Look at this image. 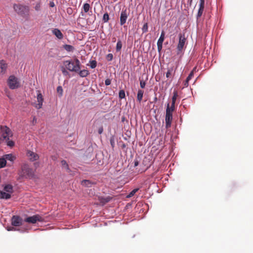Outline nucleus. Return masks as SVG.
<instances>
[{
	"instance_id": "nucleus-1",
	"label": "nucleus",
	"mask_w": 253,
	"mask_h": 253,
	"mask_svg": "<svg viewBox=\"0 0 253 253\" xmlns=\"http://www.w3.org/2000/svg\"><path fill=\"white\" fill-rule=\"evenodd\" d=\"M63 64L66 69L71 72H78L81 69V62L77 58L70 60L64 61Z\"/></svg>"
},
{
	"instance_id": "nucleus-2",
	"label": "nucleus",
	"mask_w": 253,
	"mask_h": 253,
	"mask_svg": "<svg viewBox=\"0 0 253 253\" xmlns=\"http://www.w3.org/2000/svg\"><path fill=\"white\" fill-rule=\"evenodd\" d=\"M13 8L18 14L24 17L29 15V7L28 6L20 4H14Z\"/></svg>"
},
{
	"instance_id": "nucleus-3",
	"label": "nucleus",
	"mask_w": 253,
	"mask_h": 253,
	"mask_svg": "<svg viewBox=\"0 0 253 253\" xmlns=\"http://www.w3.org/2000/svg\"><path fill=\"white\" fill-rule=\"evenodd\" d=\"M20 176L26 177H33L34 175L33 170L30 168L27 165L22 166Z\"/></svg>"
},
{
	"instance_id": "nucleus-4",
	"label": "nucleus",
	"mask_w": 253,
	"mask_h": 253,
	"mask_svg": "<svg viewBox=\"0 0 253 253\" xmlns=\"http://www.w3.org/2000/svg\"><path fill=\"white\" fill-rule=\"evenodd\" d=\"M7 83L9 88L12 89L17 88L20 85L18 79L14 76H10L8 78Z\"/></svg>"
},
{
	"instance_id": "nucleus-5",
	"label": "nucleus",
	"mask_w": 253,
	"mask_h": 253,
	"mask_svg": "<svg viewBox=\"0 0 253 253\" xmlns=\"http://www.w3.org/2000/svg\"><path fill=\"white\" fill-rule=\"evenodd\" d=\"M186 42V39L185 35L184 34L182 35L181 34H180L179 35V41L177 46V54H179L182 51Z\"/></svg>"
},
{
	"instance_id": "nucleus-6",
	"label": "nucleus",
	"mask_w": 253,
	"mask_h": 253,
	"mask_svg": "<svg viewBox=\"0 0 253 253\" xmlns=\"http://www.w3.org/2000/svg\"><path fill=\"white\" fill-rule=\"evenodd\" d=\"M43 220V217L39 214H36L32 216H29L25 219V222L32 224L36 223L37 221L42 222Z\"/></svg>"
},
{
	"instance_id": "nucleus-7",
	"label": "nucleus",
	"mask_w": 253,
	"mask_h": 253,
	"mask_svg": "<svg viewBox=\"0 0 253 253\" xmlns=\"http://www.w3.org/2000/svg\"><path fill=\"white\" fill-rule=\"evenodd\" d=\"M0 133L4 139L8 138L11 132L9 128L6 126H0ZM9 139V138H8Z\"/></svg>"
},
{
	"instance_id": "nucleus-8",
	"label": "nucleus",
	"mask_w": 253,
	"mask_h": 253,
	"mask_svg": "<svg viewBox=\"0 0 253 253\" xmlns=\"http://www.w3.org/2000/svg\"><path fill=\"white\" fill-rule=\"evenodd\" d=\"M26 156L29 160L31 162L37 161L39 159V155L31 150H27Z\"/></svg>"
},
{
	"instance_id": "nucleus-9",
	"label": "nucleus",
	"mask_w": 253,
	"mask_h": 253,
	"mask_svg": "<svg viewBox=\"0 0 253 253\" xmlns=\"http://www.w3.org/2000/svg\"><path fill=\"white\" fill-rule=\"evenodd\" d=\"M12 225L14 226H19L22 225V219L18 216L14 215L11 219Z\"/></svg>"
},
{
	"instance_id": "nucleus-10",
	"label": "nucleus",
	"mask_w": 253,
	"mask_h": 253,
	"mask_svg": "<svg viewBox=\"0 0 253 253\" xmlns=\"http://www.w3.org/2000/svg\"><path fill=\"white\" fill-rule=\"evenodd\" d=\"M199 8L197 15V19L199 18L202 15L205 7V0H200Z\"/></svg>"
},
{
	"instance_id": "nucleus-11",
	"label": "nucleus",
	"mask_w": 253,
	"mask_h": 253,
	"mask_svg": "<svg viewBox=\"0 0 253 253\" xmlns=\"http://www.w3.org/2000/svg\"><path fill=\"white\" fill-rule=\"evenodd\" d=\"M37 101L38 103L36 104L35 107L37 109H39L42 107V103L43 101L42 95L40 92H39L37 95Z\"/></svg>"
},
{
	"instance_id": "nucleus-12",
	"label": "nucleus",
	"mask_w": 253,
	"mask_h": 253,
	"mask_svg": "<svg viewBox=\"0 0 253 253\" xmlns=\"http://www.w3.org/2000/svg\"><path fill=\"white\" fill-rule=\"evenodd\" d=\"M127 18V14L126 12V10L125 9L124 10H122L120 16V24L121 25H124L126 21Z\"/></svg>"
},
{
	"instance_id": "nucleus-13",
	"label": "nucleus",
	"mask_w": 253,
	"mask_h": 253,
	"mask_svg": "<svg viewBox=\"0 0 253 253\" xmlns=\"http://www.w3.org/2000/svg\"><path fill=\"white\" fill-rule=\"evenodd\" d=\"M7 65L5 61L3 60L0 61V75L4 74L7 70Z\"/></svg>"
},
{
	"instance_id": "nucleus-14",
	"label": "nucleus",
	"mask_w": 253,
	"mask_h": 253,
	"mask_svg": "<svg viewBox=\"0 0 253 253\" xmlns=\"http://www.w3.org/2000/svg\"><path fill=\"white\" fill-rule=\"evenodd\" d=\"M52 33L54 35H55L58 39L60 40H61L63 38V34L58 29H53L52 30Z\"/></svg>"
},
{
	"instance_id": "nucleus-15",
	"label": "nucleus",
	"mask_w": 253,
	"mask_h": 253,
	"mask_svg": "<svg viewBox=\"0 0 253 253\" xmlns=\"http://www.w3.org/2000/svg\"><path fill=\"white\" fill-rule=\"evenodd\" d=\"M112 198L110 196H107L106 197H98V200L99 201L100 203L102 205H104L105 204L107 203Z\"/></svg>"
},
{
	"instance_id": "nucleus-16",
	"label": "nucleus",
	"mask_w": 253,
	"mask_h": 253,
	"mask_svg": "<svg viewBox=\"0 0 253 253\" xmlns=\"http://www.w3.org/2000/svg\"><path fill=\"white\" fill-rule=\"evenodd\" d=\"M11 196L9 193H7L5 191L0 190V199H9L11 198Z\"/></svg>"
},
{
	"instance_id": "nucleus-17",
	"label": "nucleus",
	"mask_w": 253,
	"mask_h": 253,
	"mask_svg": "<svg viewBox=\"0 0 253 253\" xmlns=\"http://www.w3.org/2000/svg\"><path fill=\"white\" fill-rule=\"evenodd\" d=\"M3 190L11 195L13 192V186L11 184H6L4 186Z\"/></svg>"
},
{
	"instance_id": "nucleus-18",
	"label": "nucleus",
	"mask_w": 253,
	"mask_h": 253,
	"mask_svg": "<svg viewBox=\"0 0 253 253\" xmlns=\"http://www.w3.org/2000/svg\"><path fill=\"white\" fill-rule=\"evenodd\" d=\"M3 157L4 158L5 161H9L13 163V161L16 159V157L15 156L13 155L12 154H8L3 155Z\"/></svg>"
},
{
	"instance_id": "nucleus-19",
	"label": "nucleus",
	"mask_w": 253,
	"mask_h": 253,
	"mask_svg": "<svg viewBox=\"0 0 253 253\" xmlns=\"http://www.w3.org/2000/svg\"><path fill=\"white\" fill-rule=\"evenodd\" d=\"M172 117H165L166 127L169 128L171 126Z\"/></svg>"
},
{
	"instance_id": "nucleus-20",
	"label": "nucleus",
	"mask_w": 253,
	"mask_h": 253,
	"mask_svg": "<svg viewBox=\"0 0 253 253\" xmlns=\"http://www.w3.org/2000/svg\"><path fill=\"white\" fill-rule=\"evenodd\" d=\"M77 73L79 74V76L82 78L86 77L89 74V71L85 69L83 70H80Z\"/></svg>"
},
{
	"instance_id": "nucleus-21",
	"label": "nucleus",
	"mask_w": 253,
	"mask_h": 253,
	"mask_svg": "<svg viewBox=\"0 0 253 253\" xmlns=\"http://www.w3.org/2000/svg\"><path fill=\"white\" fill-rule=\"evenodd\" d=\"M144 91L141 89H139L137 92V100L139 102H140L143 98Z\"/></svg>"
},
{
	"instance_id": "nucleus-22",
	"label": "nucleus",
	"mask_w": 253,
	"mask_h": 253,
	"mask_svg": "<svg viewBox=\"0 0 253 253\" xmlns=\"http://www.w3.org/2000/svg\"><path fill=\"white\" fill-rule=\"evenodd\" d=\"M63 48L65 50L68 52H72L74 50L75 48L73 46L69 44H65L63 45Z\"/></svg>"
},
{
	"instance_id": "nucleus-23",
	"label": "nucleus",
	"mask_w": 253,
	"mask_h": 253,
	"mask_svg": "<svg viewBox=\"0 0 253 253\" xmlns=\"http://www.w3.org/2000/svg\"><path fill=\"white\" fill-rule=\"evenodd\" d=\"M61 163L63 168L66 169L67 171L68 172H70L71 170L69 169V166L65 160L61 161Z\"/></svg>"
},
{
	"instance_id": "nucleus-24",
	"label": "nucleus",
	"mask_w": 253,
	"mask_h": 253,
	"mask_svg": "<svg viewBox=\"0 0 253 253\" xmlns=\"http://www.w3.org/2000/svg\"><path fill=\"white\" fill-rule=\"evenodd\" d=\"M165 32L164 31H163L161 33L160 37L159 38V39L158 40L157 43L163 44V42L165 39Z\"/></svg>"
},
{
	"instance_id": "nucleus-25",
	"label": "nucleus",
	"mask_w": 253,
	"mask_h": 253,
	"mask_svg": "<svg viewBox=\"0 0 253 253\" xmlns=\"http://www.w3.org/2000/svg\"><path fill=\"white\" fill-rule=\"evenodd\" d=\"M173 72V67H170L168 69V71L166 73V77L167 78H170L172 72Z\"/></svg>"
},
{
	"instance_id": "nucleus-26",
	"label": "nucleus",
	"mask_w": 253,
	"mask_h": 253,
	"mask_svg": "<svg viewBox=\"0 0 253 253\" xmlns=\"http://www.w3.org/2000/svg\"><path fill=\"white\" fill-rule=\"evenodd\" d=\"M81 184L83 186L90 187L92 184V183L88 180H84L82 181Z\"/></svg>"
},
{
	"instance_id": "nucleus-27",
	"label": "nucleus",
	"mask_w": 253,
	"mask_h": 253,
	"mask_svg": "<svg viewBox=\"0 0 253 253\" xmlns=\"http://www.w3.org/2000/svg\"><path fill=\"white\" fill-rule=\"evenodd\" d=\"M6 164V161H5L3 156L0 158V169L4 168Z\"/></svg>"
},
{
	"instance_id": "nucleus-28",
	"label": "nucleus",
	"mask_w": 253,
	"mask_h": 253,
	"mask_svg": "<svg viewBox=\"0 0 253 253\" xmlns=\"http://www.w3.org/2000/svg\"><path fill=\"white\" fill-rule=\"evenodd\" d=\"M122 47V43L121 40H118L117 45H116V50L117 51H120Z\"/></svg>"
},
{
	"instance_id": "nucleus-29",
	"label": "nucleus",
	"mask_w": 253,
	"mask_h": 253,
	"mask_svg": "<svg viewBox=\"0 0 253 253\" xmlns=\"http://www.w3.org/2000/svg\"><path fill=\"white\" fill-rule=\"evenodd\" d=\"M90 8L89 4L87 3H85L84 4L83 9L84 12L86 13L88 12L89 9Z\"/></svg>"
},
{
	"instance_id": "nucleus-30",
	"label": "nucleus",
	"mask_w": 253,
	"mask_h": 253,
	"mask_svg": "<svg viewBox=\"0 0 253 253\" xmlns=\"http://www.w3.org/2000/svg\"><path fill=\"white\" fill-rule=\"evenodd\" d=\"M138 190H139L138 188H136V189H133L127 196V198H130V197H132L138 191Z\"/></svg>"
},
{
	"instance_id": "nucleus-31",
	"label": "nucleus",
	"mask_w": 253,
	"mask_h": 253,
	"mask_svg": "<svg viewBox=\"0 0 253 253\" xmlns=\"http://www.w3.org/2000/svg\"><path fill=\"white\" fill-rule=\"evenodd\" d=\"M90 66L91 68L94 69L97 66V62L95 60H91L89 61Z\"/></svg>"
},
{
	"instance_id": "nucleus-32",
	"label": "nucleus",
	"mask_w": 253,
	"mask_h": 253,
	"mask_svg": "<svg viewBox=\"0 0 253 253\" xmlns=\"http://www.w3.org/2000/svg\"><path fill=\"white\" fill-rule=\"evenodd\" d=\"M109 20V16L107 13L104 14L103 16V21L104 22H107Z\"/></svg>"
},
{
	"instance_id": "nucleus-33",
	"label": "nucleus",
	"mask_w": 253,
	"mask_h": 253,
	"mask_svg": "<svg viewBox=\"0 0 253 253\" xmlns=\"http://www.w3.org/2000/svg\"><path fill=\"white\" fill-rule=\"evenodd\" d=\"M119 96L120 99H122L125 97V92L124 90H121L119 91Z\"/></svg>"
},
{
	"instance_id": "nucleus-34",
	"label": "nucleus",
	"mask_w": 253,
	"mask_h": 253,
	"mask_svg": "<svg viewBox=\"0 0 253 253\" xmlns=\"http://www.w3.org/2000/svg\"><path fill=\"white\" fill-rule=\"evenodd\" d=\"M178 96L177 92V91H174L173 92V95L172 97V103H175L176 100L177 99V97Z\"/></svg>"
},
{
	"instance_id": "nucleus-35",
	"label": "nucleus",
	"mask_w": 253,
	"mask_h": 253,
	"mask_svg": "<svg viewBox=\"0 0 253 253\" xmlns=\"http://www.w3.org/2000/svg\"><path fill=\"white\" fill-rule=\"evenodd\" d=\"M63 91V88H62V86H58L57 87V92L58 93H59V94L60 95V96H62Z\"/></svg>"
},
{
	"instance_id": "nucleus-36",
	"label": "nucleus",
	"mask_w": 253,
	"mask_h": 253,
	"mask_svg": "<svg viewBox=\"0 0 253 253\" xmlns=\"http://www.w3.org/2000/svg\"><path fill=\"white\" fill-rule=\"evenodd\" d=\"M173 111H173L172 110H171L169 108V104L168 103L167 106L166 111V114L172 113V112Z\"/></svg>"
},
{
	"instance_id": "nucleus-37",
	"label": "nucleus",
	"mask_w": 253,
	"mask_h": 253,
	"mask_svg": "<svg viewBox=\"0 0 253 253\" xmlns=\"http://www.w3.org/2000/svg\"><path fill=\"white\" fill-rule=\"evenodd\" d=\"M194 70V69H193V71L191 72V73L189 74V75L187 77V79L188 81H190L192 79V78L193 77Z\"/></svg>"
},
{
	"instance_id": "nucleus-38",
	"label": "nucleus",
	"mask_w": 253,
	"mask_h": 253,
	"mask_svg": "<svg viewBox=\"0 0 253 253\" xmlns=\"http://www.w3.org/2000/svg\"><path fill=\"white\" fill-rule=\"evenodd\" d=\"M140 85L141 88H144L146 85V83L143 80H140Z\"/></svg>"
},
{
	"instance_id": "nucleus-39",
	"label": "nucleus",
	"mask_w": 253,
	"mask_h": 253,
	"mask_svg": "<svg viewBox=\"0 0 253 253\" xmlns=\"http://www.w3.org/2000/svg\"><path fill=\"white\" fill-rule=\"evenodd\" d=\"M35 9L36 11H39L41 9V3L40 2H38L35 6Z\"/></svg>"
},
{
	"instance_id": "nucleus-40",
	"label": "nucleus",
	"mask_w": 253,
	"mask_h": 253,
	"mask_svg": "<svg viewBox=\"0 0 253 253\" xmlns=\"http://www.w3.org/2000/svg\"><path fill=\"white\" fill-rule=\"evenodd\" d=\"M148 30V25L147 23H145L142 27L143 32H146Z\"/></svg>"
},
{
	"instance_id": "nucleus-41",
	"label": "nucleus",
	"mask_w": 253,
	"mask_h": 253,
	"mask_svg": "<svg viewBox=\"0 0 253 253\" xmlns=\"http://www.w3.org/2000/svg\"><path fill=\"white\" fill-rule=\"evenodd\" d=\"M7 145L10 147H13L14 145V142L12 140H8Z\"/></svg>"
},
{
	"instance_id": "nucleus-42",
	"label": "nucleus",
	"mask_w": 253,
	"mask_h": 253,
	"mask_svg": "<svg viewBox=\"0 0 253 253\" xmlns=\"http://www.w3.org/2000/svg\"><path fill=\"white\" fill-rule=\"evenodd\" d=\"M111 83V80L109 79H107L105 81V84L106 85H109Z\"/></svg>"
},
{
	"instance_id": "nucleus-43",
	"label": "nucleus",
	"mask_w": 253,
	"mask_h": 253,
	"mask_svg": "<svg viewBox=\"0 0 253 253\" xmlns=\"http://www.w3.org/2000/svg\"><path fill=\"white\" fill-rule=\"evenodd\" d=\"M157 46L158 50L160 52L162 49L163 44L157 43Z\"/></svg>"
},
{
	"instance_id": "nucleus-44",
	"label": "nucleus",
	"mask_w": 253,
	"mask_h": 253,
	"mask_svg": "<svg viewBox=\"0 0 253 253\" xmlns=\"http://www.w3.org/2000/svg\"><path fill=\"white\" fill-rule=\"evenodd\" d=\"M113 57V54L111 53H109L107 55V58L109 61H111L112 60Z\"/></svg>"
},
{
	"instance_id": "nucleus-45",
	"label": "nucleus",
	"mask_w": 253,
	"mask_h": 253,
	"mask_svg": "<svg viewBox=\"0 0 253 253\" xmlns=\"http://www.w3.org/2000/svg\"><path fill=\"white\" fill-rule=\"evenodd\" d=\"M62 73H63L64 75H67V74L68 73V72H67V70H66V69H65V68H64V67H62Z\"/></svg>"
},
{
	"instance_id": "nucleus-46",
	"label": "nucleus",
	"mask_w": 253,
	"mask_h": 253,
	"mask_svg": "<svg viewBox=\"0 0 253 253\" xmlns=\"http://www.w3.org/2000/svg\"><path fill=\"white\" fill-rule=\"evenodd\" d=\"M98 133L99 134H101V133H102L103 131V126H101L99 128H98Z\"/></svg>"
},
{
	"instance_id": "nucleus-47",
	"label": "nucleus",
	"mask_w": 253,
	"mask_h": 253,
	"mask_svg": "<svg viewBox=\"0 0 253 253\" xmlns=\"http://www.w3.org/2000/svg\"><path fill=\"white\" fill-rule=\"evenodd\" d=\"M189 81H188L187 79H186V81L184 82V87H187L189 85Z\"/></svg>"
},
{
	"instance_id": "nucleus-48",
	"label": "nucleus",
	"mask_w": 253,
	"mask_h": 253,
	"mask_svg": "<svg viewBox=\"0 0 253 253\" xmlns=\"http://www.w3.org/2000/svg\"><path fill=\"white\" fill-rule=\"evenodd\" d=\"M169 108L174 111L175 109V103L173 104V103L171 102V106H169Z\"/></svg>"
},
{
	"instance_id": "nucleus-49",
	"label": "nucleus",
	"mask_w": 253,
	"mask_h": 253,
	"mask_svg": "<svg viewBox=\"0 0 253 253\" xmlns=\"http://www.w3.org/2000/svg\"><path fill=\"white\" fill-rule=\"evenodd\" d=\"M49 4V6L50 7H53L55 6V4H54V2L53 1H50Z\"/></svg>"
},
{
	"instance_id": "nucleus-50",
	"label": "nucleus",
	"mask_w": 253,
	"mask_h": 253,
	"mask_svg": "<svg viewBox=\"0 0 253 253\" xmlns=\"http://www.w3.org/2000/svg\"><path fill=\"white\" fill-rule=\"evenodd\" d=\"M138 164H139V162H138V160H135V161L134 162V166L135 167H137L138 165Z\"/></svg>"
},
{
	"instance_id": "nucleus-51",
	"label": "nucleus",
	"mask_w": 253,
	"mask_h": 253,
	"mask_svg": "<svg viewBox=\"0 0 253 253\" xmlns=\"http://www.w3.org/2000/svg\"><path fill=\"white\" fill-rule=\"evenodd\" d=\"M166 117H172V113L166 114Z\"/></svg>"
},
{
	"instance_id": "nucleus-52",
	"label": "nucleus",
	"mask_w": 253,
	"mask_h": 253,
	"mask_svg": "<svg viewBox=\"0 0 253 253\" xmlns=\"http://www.w3.org/2000/svg\"><path fill=\"white\" fill-rule=\"evenodd\" d=\"M13 229H14L15 230V228L14 227H12V229H8V231H10V230H13Z\"/></svg>"
},
{
	"instance_id": "nucleus-53",
	"label": "nucleus",
	"mask_w": 253,
	"mask_h": 253,
	"mask_svg": "<svg viewBox=\"0 0 253 253\" xmlns=\"http://www.w3.org/2000/svg\"><path fill=\"white\" fill-rule=\"evenodd\" d=\"M113 40L114 42H115L116 41V38H114L113 39Z\"/></svg>"
},
{
	"instance_id": "nucleus-54",
	"label": "nucleus",
	"mask_w": 253,
	"mask_h": 253,
	"mask_svg": "<svg viewBox=\"0 0 253 253\" xmlns=\"http://www.w3.org/2000/svg\"><path fill=\"white\" fill-rule=\"evenodd\" d=\"M1 140V139L0 138V140Z\"/></svg>"
}]
</instances>
